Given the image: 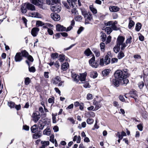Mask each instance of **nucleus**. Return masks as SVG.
Masks as SVG:
<instances>
[{"instance_id": "6e6d98bb", "label": "nucleus", "mask_w": 148, "mask_h": 148, "mask_svg": "<svg viewBox=\"0 0 148 148\" xmlns=\"http://www.w3.org/2000/svg\"><path fill=\"white\" fill-rule=\"evenodd\" d=\"M134 58L136 60L140 59L141 58L140 56L138 54L134 55Z\"/></svg>"}, {"instance_id": "3c124183", "label": "nucleus", "mask_w": 148, "mask_h": 148, "mask_svg": "<svg viewBox=\"0 0 148 148\" xmlns=\"http://www.w3.org/2000/svg\"><path fill=\"white\" fill-rule=\"evenodd\" d=\"M75 6V7L73 8V9H71V12L72 14H73L74 15L77 12V10L76 9Z\"/></svg>"}, {"instance_id": "cd10ccee", "label": "nucleus", "mask_w": 148, "mask_h": 148, "mask_svg": "<svg viewBox=\"0 0 148 148\" xmlns=\"http://www.w3.org/2000/svg\"><path fill=\"white\" fill-rule=\"evenodd\" d=\"M41 144H42V146L44 147L45 148L49 144V141H42L41 142Z\"/></svg>"}, {"instance_id": "412c9836", "label": "nucleus", "mask_w": 148, "mask_h": 148, "mask_svg": "<svg viewBox=\"0 0 148 148\" xmlns=\"http://www.w3.org/2000/svg\"><path fill=\"white\" fill-rule=\"evenodd\" d=\"M94 105L95 106V110H98L101 107V105L100 103L97 101H95L93 102Z\"/></svg>"}, {"instance_id": "864d4df0", "label": "nucleus", "mask_w": 148, "mask_h": 148, "mask_svg": "<svg viewBox=\"0 0 148 148\" xmlns=\"http://www.w3.org/2000/svg\"><path fill=\"white\" fill-rule=\"evenodd\" d=\"M82 19V17L81 16H78L75 17V19L76 21H80Z\"/></svg>"}, {"instance_id": "39448f33", "label": "nucleus", "mask_w": 148, "mask_h": 148, "mask_svg": "<svg viewBox=\"0 0 148 148\" xmlns=\"http://www.w3.org/2000/svg\"><path fill=\"white\" fill-rule=\"evenodd\" d=\"M40 115L38 112H34L32 115V119L35 123L37 122L40 119Z\"/></svg>"}, {"instance_id": "4c0bfd02", "label": "nucleus", "mask_w": 148, "mask_h": 148, "mask_svg": "<svg viewBox=\"0 0 148 148\" xmlns=\"http://www.w3.org/2000/svg\"><path fill=\"white\" fill-rule=\"evenodd\" d=\"M101 37L102 41L103 42H104L106 40V34L101 32Z\"/></svg>"}, {"instance_id": "338daca9", "label": "nucleus", "mask_w": 148, "mask_h": 148, "mask_svg": "<svg viewBox=\"0 0 148 148\" xmlns=\"http://www.w3.org/2000/svg\"><path fill=\"white\" fill-rule=\"evenodd\" d=\"M49 140L53 143H54L55 141L54 140V136L53 135H51L50 136Z\"/></svg>"}, {"instance_id": "b1692460", "label": "nucleus", "mask_w": 148, "mask_h": 148, "mask_svg": "<svg viewBox=\"0 0 148 148\" xmlns=\"http://www.w3.org/2000/svg\"><path fill=\"white\" fill-rule=\"evenodd\" d=\"M117 22L116 21H113L112 24L111 25L112 26L111 27L112 29L114 30H118V28L116 25L117 24Z\"/></svg>"}, {"instance_id": "7c9ffc66", "label": "nucleus", "mask_w": 148, "mask_h": 148, "mask_svg": "<svg viewBox=\"0 0 148 148\" xmlns=\"http://www.w3.org/2000/svg\"><path fill=\"white\" fill-rule=\"evenodd\" d=\"M92 53L91 51L89 48H88L84 52V54L87 56H90Z\"/></svg>"}, {"instance_id": "ddd939ff", "label": "nucleus", "mask_w": 148, "mask_h": 148, "mask_svg": "<svg viewBox=\"0 0 148 148\" xmlns=\"http://www.w3.org/2000/svg\"><path fill=\"white\" fill-rule=\"evenodd\" d=\"M52 80L53 81V84H58V83L61 81V79L60 77L57 76L54 78Z\"/></svg>"}, {"instance_id": "37998d69", "label": "nucleus", "mask_w": 148, "mask_h": 148, "mask_svg": "<svg viewBox=\"0 0 148 148\" xmlns=\"http://www.w3.org/2000/svg\"><path fill=\"white\" fill-rule=\"evenodd\" d=\"M58 58H59V60L60 61L62 62L65 59L64 55L63 54H60Z\"/></svg>"}, {"instance_id": "f8f14e48", "label": "nucleus", "mask_w": 148, "mask_h": 148, "mask_svg": "<svg viewBox=\"0 0 148 148\" xmlns=\"http://www.w3.org/2000/svg\"><path fill=\"white\" fill-rule=\"evenodd\" d=\"M26 6L27 9L32 11L35 10V7L33 5L28 3L26 4Z\"/></svg>"}, {"instance_id": "5701e85b", "label": "nucleus", "mask_w": 148, "mask_h": 148, "mask_svg": "<svg viewBox=\"0 0 148 148\" xmlns=\"http://www.w3.org/2000/svg\"><path fill=\"white\" fill-rule=\"evenodd\" d=\"M50 129L49 128H47L43 131V134L44 135H46L48 136L49 135L51 134Z\"/></svg>"}, {"instance_id": "5fc2aeb1", "label": "nucleus", "mask_w": 148, "mask_h": 148, "mask_svg": "<svg viewBox=\"0 0 148 148\" xmlns=\"http://www.w3.org/2000/svg\"><path fill=\"white\" fill-rule=\"evenodd\" d=\"M51 5H55V4H58L59 3V2L60 0H51Z\"/></svg>"}, {"instance_id": "052dcab7", "label": "nucleus", "mask_w": 148, "mask_h": 148, "mask_svg": "<svg viewBox=\"0 0 148 148\" xmlns=\"http://www.w3.org/2000/svg\"><path fill=\"white\" fill-rule=\"evenodd\" d=\"M22 20L23 22L25 24V26H26L27 24V19L25 17H23L22 18Z\"/></svg>"}, {"instance_id": "ea45409f", "label": "nucleus", "mask_w": 148, "mask_h": 148, "mask_svg": "<svg viewBox=\"0 0 148 148\" xmlns=\"http://www.w3.org/2000/svg\"><path fill=\"white\" fill-rule=\"evenodd\" d=\"M100 46L101 51H102L104 52L105 50V45L104 43L103 42L101 43L100 44Z\"/></svg>"}, {"instance_id": "9b49d317", "label": "nucleus", "mask_w": 148, "mask_h": 148, "mask_svg": "<svg viewBox=\"0 0 148 148\" xmlns=\"http://www.w3.org/2000/svg\"><path fill=\"white\" fill-rule=\"evenodd\" d=\"M67 1L70 6H72L73 8L77 6L76 5L77 0H67Z\"/></svg>"}, {"instance_id": "0e129e2a", "label": "nucleus", "mask_w": 148, "mask_h": 148, "mask_svg": "<svg viewBox=\"0 0 148 148\" xmlns=\"http://www.w3.org/2000/svg\"><path fill=\"white\" fill-rule=\"evenodd\" d=\"M83 86L85 88H89L90 85L89 84L88 82L85 83L83 85Z\"/></svg>"}, {"instance_id": "c756f323", "label": "nucleus", "mask_w": 148, "mask_h": 148, "mask_svg": "<svg viewBox=\"0 0 148 148\" xmlns=\"http://www.w3.org/2000/svg\"><path fill=\"white\" fill-rule=\"evenodd\" d=\"M90 76L93 78H95L97 76V74L96 71H94L90 72Z\"/></svg>"}, {"instance_id": "473e14b6", "label": "nucleus", "mask_w": 148, "mask_h": 148, "mask_svg": "<svg viewBox=\"0 0 148 148\" xmlns=\"http://www.w3.org/2000/svg\"><path fill=\"white\" fill-rule=\"evenodd\" d=\"M93 52L95 54V56L97 57H99L100 55V53L99 51L95 49H92Z\"/></svg>"}, {"instance_id": "6e6552de", "label": "nucleus", "mask_w": 148, "mask_h": 148, "mask_svg": "<svg viewBox=\"0 0 148 148\" xmlns=\"http://www.w3.org/2000/svg\"><path fill=\"white\" fill-rule=\"evenodd\" d=\"M51 18L55 21H58L60 19V16L56 13H52L51 15Z\"/></svg>"}, {"instance_id": "20e7f679", "label": "nucleus", "mask_w": 148, "mask_h": 148, "mask_svg": "<svg viewBox=\"0 0 148 148\" xmlns=\"http://www.w3.org/2000/svg\"><path fill=\"white\" fill-rule=\"evenodd\" d=\"M30 1L32 3L43 8L42 4L43 2V0H30Z\"/></svg>"}, {"instance_id": "09e8293b", "label": "nucleus", "mask_w": 148, "mask_h": 148, "mask_svg": "<svg viewBox=\"0 0 148 148\" xmlns=\"http://www.w3.org/2000/svg\"><path fill=\"white\" fill-rule=\"evenodd\" d=\"M144 86V82L143 81L140 82L138 84V86L140 89H141L143 88Z\"/></svg>"}, {"instance_id": "f704fd0d", "label": "nucleus", "mask_w": 148, "mask_h": 148, "mask_svg": "<svg viewBox=\"0 0 148 148\" xmlns=\"http://www.w3.org/2000/svg\"><path fill=\"white\" fill-rule=\"evenodd\" d=\"M129 22L128 25V27L130 29L135 24L134 22L132 20H131L130 18H129Z\"/></svg>"}, {"instance_id": "c03bdc74", "label": "nucleus", "mask_w": 148, "mask_h": 148, "mask_svg": "<svg viewBox=\"0 0 148 148\" xmlns=\"http://www.w3.org/2000/svg\"><path fill=\"white\" fill-rule=\"evenodd\" d=\"M44 23L41 21H38L36 22V25L37 27L41 26L44 25Z\"/></svg>"}, {"instance_id": "4be33fe9", "label": "nucleus", "mask_w": 148, "mask_h": 148, "mask_svg": "<svg viewBox=\"0 0 148 148\" xmlns=\"http://www.w3.org/2000/svg\"><path fill=\"white\" fill-rule=\"evenodd\" d=\"M69 67V64L68 62H65L62 65V69L63 71L66 70Z\"/></svg>"}, {"instance_id": "774afa93", "label": "nucleus", "mask_w": 148, "mask_h": 148, "mask_svg": "<svg viewBox=\"0 0 148 148\" xmlns=\"http://www.w3.org/2000/svg\"><path fill=\"white\" fill-rule=\"evenodd\" d=\"M118 61V59L116 58H112V59L111 62L112 63H114L115 62H117Z\"/></svg>"}, {"instance_id": "2eb2a0df", "label": "nucleus", "mask_w": 148, "mask_h": 148, "mask_svg": "<svg viewBox=\"0 0 148 148\" xmlns=\"http://www.w3.org/2000/svg\"><path fill=\"white\" fill-rule=\"evenodd\" d=\"M72 76L73 80L76 82H77L79 80V76L75 73H72Z\"/></svg>"}, {"instance_id": "a878e982", "label": "nucleus", "mask_w": 148, "mask_h": 148, "mask_svg": "<svg viewBox=\"0 0 148 148\" xmlns=\"http://www.w3.org/2000/svg\"><path fill=\"white\" fill-rule=\"evenodd\" d=\"M110 71L111 70L109 69L105 70L102 71V74L103 76H106L109 74Z\"/></svg>"}, {"instance_id": "13d9d810", "label": "nucleus", "mask_w": 148, "mask_h": 148, "mask_svg": "<svg viewBox=\"0 0 148 148\" xmlns=\"http://www.w3.org/2000/svg\"><path fill=\"white\" fill-rule=\"evenodd\" d=\"M137 127L140 131H142L143 129V127L142 124H139L137 126Z\"/></svg>"}, {"instance_id": "4d7b16f0", "label": "nucleus", "mask_w": 148, "mask_h": 148, "mask_svg": "<svg viewBox=\"0 0 148 148\" xmlns=\"http://www.w3.org/2000/svg\"><path fill=\"white\" fill-rule=\"evenodd\" d=\"M95 58V56L93 57L89 61V63L90 64L94 63Z\"/></svg>"}, {"instance_id": "a18cd8bd", "label": "nucleus", "mask_w": 148, "mask_h": 148, "mask_svg": "<svg viewBox=\"0 0 148 148\" xmlns=\"http://www.w3.org/2000/svg\"><path fill=\"white\" fill-rule=\"evenodd\" d=\"M113 21H110L107 22H106V21H105L104 22V24L106 26H110L111 25L113 22Z\"/></svg>"}, {"instance_id": "bb28decb", "label": "nucleus", "mask_w": 148, "mask_h": 148, "mask_svg": "<svg viewBox=\"0 0 148 148\" xmlns=\"http://www.w3.org/2000/svg\"><path fill=\"white\" fill-rule=\"evenodd\" d=\"M21 9L23 13H25L27 12V8L26 6V4L23 5Z\"/></svg>"}, {"instance_id": "e2e57ef3", "label": "nucleus", "mask_w": 148, "mask_h": 148, "mask_svg": "<svg viewBox=\"0 0 148 148\" xmlns=\"http://www.w3.org/2000/svg\"><path fill=\"white\" fill-rule=\"evenodd\" d=\"M91 66L93 68H96L98 66V64L97 63H94L90 64Z\"/></svg>"}, {"instance_id": "de8ad7c7", "label": "nucleus", "mask_w": 148, "mask_h": 148, "mask_svg": "<svg viewBox=\"0 0 148 148\" xmlns=\"http://www.w3.org/2000/svg\"><path fill=\"white\" fill-rule=\"evenodd\" d=\"M94 122V120L92 119L88 118L87 119L86 122L88 124H92Z\"/></svg>"}, {"instance_id": "393cba45", "label": "nucleus", "mask_w": 148, "mask_h": 148, "mask_svg": "<svg viewBox=\"0 0 148 148\" xmlns=\"http://www.w3.org/2000/svg\"><path fill=\"white\" fill-rule=\"evenodd\" d=\"M86 75L85 73L80 74L79 77V80L81 81H84L86 79Z\"/></svg>"}, {"instance_id": "9d476101", "label": "nucleus", "mask_w": 148, "mask_h": 148, "mask_svg": "<svg viewBox=\"0 0 148 148\" xmlns=\"http://www.w3.org/2000/svg\"><path fill=\"white\" fill-rule=\"evenodd\" d=\"M39 31V29L36 27L33 28L31 31V34L34 37L36 36L38 32Z\"/></svg>"}, {"instance_id": "79ce46f5", "label": "nucleus", "mask_w": 148, "mask_h": 148, "mask_svg": "<svg viewBox=\"0 0 148 148\" xmlns=\"http://www.w3.org/2000/svg\"><path fill=\"white\" fill-rule=\"evenodd\" d=\"M124 56V53L122 51H120L118 54L117 57L119 59H121Z\"/></svg>"}, {"instance_id": "dca6fc26", "label": "nucleus", "mask_w": 148, "mask_h": 148, "mask_svg": "<svg viewBox=\"0 0 148 148\" xmlns=\"http://www.w3.org/2000/svg\"><path fill=\"white\" fill-rule=\"evenodd\" d=\"M45 125V123L40 120L39 121L38 123V127L39 129L40 130H42Z\"/></svg>"}, {"instance_id": "f03ea898", "label": "nucleus", "mask_w": 148, "mask_h": 148, "mask_svg": "<svg viewBox=\"0 0 148 148\" xmlns=\"http://www.w3.org/2000/svg\"><path fill=\"white\" fill-rule=\"evenodd\" d=\"M125 40V38L122 36H119L117 38L116 42V45L113 48L114 51L116 53L119 52L120 49V46H121V49L123 50L126 46L125 43H123Z\"/></svg>"}, {"instance_id": "4468645a", "label": "nucleus", "mask_w": 148, "mask_h": 148, "mask_svg": "<svg viewBox=\"0 0 148 148\" xmlns=\"http://www.w3.org/2000/svg\"><path fill=\"white\" fill-rule=\"evenodd\" d=\"M25 62L29 66V71L30 72L34 73L36 71V69H35V67L33 66H32L30 67V66L31 64H30V63H29V62L28 60H26L25 61Z\"/></svg>"}, {"instance_id": "6ab92c4d", "label": "nucleus", "mask_w": 148, "mask_h": 148, "mask_svg": "<svg viewBox=\"0 0 148 148\" xmlns=\"http://www.w3.org/2000/svg\"><path fill=\"white\" fill-rule=\"evenodd\" d=\"M112 82L113 84L117 87L119 86L120 83H121L120 81L116 78L112 79Z\"/></svg>"}, {"instance_id": "7ed1b4c3", "label": "nucleus", "mask_w": 148, "mask_h": 148, "mask_svg": "<svg viewBox=\"0 0 148 148\" xmlns=\"http://www.w3.org/2000/svg\"><path fill=\"white\" fill-rule=\"evenodd\" d=\"M50 9L53 12L58 13L60 11L61 9V5L60 3L55 4L54 5H51Z\"/></svg>"}, {"instance_id": "f3484780", "label": "nucleus", "mask_w": 148, "mask_h": 148, "mask_svg": "<svg viewBox=\"0 0 148 148\" xmlns=\"http://www.w3.org/2000/svg\"><path fill=\"white\" fill-rule=\"evenodd\" d=\"M109 9L110 11L115 12L119 11V8L116 6H111L109 7Z\"/></svg>"}, {"instance_id": "680f3d73", "label": "nucleus", "mask_w": 148, "mask_h": 148, "mask_svg": "<svg viewBox=\"0 0 148 148\" xmlns=\"http://www.w3.org/2000/svg\"><path fill=\"white\" fill-rule=\"evenodd\" d=\"M84 29V28L82 27H80L77 31V33L78 34H80L82 32L83 30Z\"/></svg>"}, {"instance_id": "f257e3e1", "label": "nucleus", "mask_w": 148, "mask_h": 148, "mask_svg": "<svg viewBox=\"0 0 148 148\" xmlns=\"http://www.w3.org/2000/svg\"><path fill=\"white\" fill-rule=\"evenodd\" d=\"M130 74L126 69L122 71L121 70L116 71L114 74V77L120 81L122 85L126 86L129 82L127 78L129 77Z\"/></svg>"}, {"instance_id": "a211bd4d", "label": "nucleus", "mask_w": 148, "mask_h": 148, "mask_svg": "<svg viewBox=\"0 0 148 148\" xmlns=\"http://www.w3.org/2000/svg\"><path fill=\"white\" fill-rule=\"evenodd\" d=\"M8 105L11 108H13L14 107L15 108H16L17 110H18V106L17 105L14 106L15 103L14 102L11 101L9 102L8 103Z\"/></svg>"}, {"instance_id": "1a4fd4ad", "label": "nucleus", "mask_w": 148, "mask_h": 148, "mask_svg": "<svg viewBox=\"0 0 148 148\" xmlns=\"http://www.w3.org/2000/svg\"><path fill=\"white\" fill-rule=\"evenodd\" d=\"M56 30L58 32L65 31L66 27L60 24H57L56 26Z\"/></svg>"}, {"instance_id": "a19ab883", "label": "nucleus", "mask_w": 148, "mask_h": 148, "mask_svg": "<svg viewBox=\"0 0 148 148\" xmlns=\"http://www.w3.org/2000/svg\"><path fill=\"white\" fill-rule=\"evenodd\" d=\"M30 82L31 80L29 77H27L25 78L24 82L25 85H28Z\"/></svg>"}, {"instance_id": "c9c22d12", "label": "nucleus", "mask_w": 148, "mask_h": 148, "mask_svg": "<svg viewBox=\"0 0 148 148\" xmlns=\"http://www.w3.org/2000/svg\"><path fill=\"white\" fill-rule=\"evenodd\" d=\"M80 10L81 11L82 14L84 16H85L87 13L86 10L84 8H80Z\"/></svg>"}, {"instance_id": "58836bf2", "label": "nucleus", "mask_w": 148, "mask_h": 148, "mask_svg": "<svg viewBox=\"0 0 148 148\" xmlns=\"http://www.w3.org/2000/svg\"><path fill=\"white\" fill-rule=\"evenodd\" d=\"M89 8L90 10L93 14H95L97 13V10L95 8H93L92 6L91 5H90L89 7Z\"/></svg>"}, {"instance_id": "c85d7f7f", "label": "nucleus", "mask_w": 148, "mask_h": 148, "mask_svg": "<svg viewBox=\"0 0 148 148\" xmlns=\"http://www.w3.org/2000/svg\"><path fill=\"white\" fill-rule=\"evenodd\" d=\"M110 62V59L109 56L106 55L104 58V63L106 65L109 64Z\"/></svg>"}, {"instance_id": "423d86ee", "label": "nucleus", "mask_w": 148, "mask_h": 148, "mask_svg": "<svg viewBox=\"0 0 148 148\" xmlns=\"http://www.w3.org/2000/svg\"><path fill=\"white\" fill-rule=\"evenodd\" d=\"M28 55V53L25 50L22 51L21 52H19V62L23 59L22 57L27 58Z\"/></svg>"}, {"instance_id": "603ef678", "label": "nucleus", "mask_w": 148, "mask_h": 148, "mask_svg": "<svg viewBox=\"0 0 148 148\" xmlns=\"http://www.w3.org/2000/svg\"><path fill=\"white\" fill-rule=\"evenodd\" d=\"M132 39V37L130 36L126 40L125 43L126 44H130L131 40Z\"/></svg>"}, {"instance_id": "8fccbe9b", "label": "nucleus", "mask_w": 148, "mask_h": 148, "mask_svg": "<svg viewBox=\"0 0 148 148\" xmlns=\"http://www.w3.org/2000/svg\"><path fill=\"white\" fill-rule=\"evenodd\" d=\"M58 56V54L56 53H52L51 55V57L53 59H55L57 58Z\"/></svg>"}, {"instance_id": "2f4dec72", "label": "nucleus", "mask_w": 148, "mask_h": 148, "mask_svg": "<svg viewBox=\"0 0 148 148\" xmlns=\"http://www.w3.org/2000/svg\"><path fill=\"white\" fill-rule=\"evenodd\" d=\"M141 24L140 23H137L136 25V30L137 32L139 31L141 28Z\"/></svg>"}, {"instance_id": "bf43d9fd", "label": "nucleus", "mask_w": 148, "mask_h": 148, "mask_svg": "<svg viewBox=\"0 0 148 148\" xmlns=\"http://www.w3.org/2000/svg\"><path fill=\"white\" fill-rule=\"evenodd\" d=\"M104 62L103 58H101L100 60L99 64L101 66H103L104 65Z\"/></svg>"}, {"instance_id": "e433bc0d", "label": "nucleus", "mask_w": 148, "mask_h": 148, "mask_svg": "<svg viewBox=\"0 0 148 148\" xmlns=\"http://www.w3.org/2000/svg\"><path fill=\"white\" fill-rule=\"evenodd\" d=\"M27 60H28L30 63V64H31L34 61V59L33 58L32 56H31L28 55V56L27 57Z\"/></svg>"}, {"instance_id": "aec40b11", "label": "nucleus", "mask_w": 148, "mask_h": 148, "mask_svg": "<svg viewBox=\"0 0 148 148\" xmlns=\"http://www.w3.org/2000/svg\"><path fill=\"white\" fill-rule=\"evenodd\" d=\"M31 130L32 132L34 133L37 132L38 130V126L37 125L35 124L32 126L31 128Z\"/></svg>"}, {"instance_id": "0eeeda50", "label": "nucleus", "mask_w": 148, "mask_h": 148, "mask_svg": "<svg viewBox=\"0 0 148 148\" xmlns=\"http://www.w3.org/2000/svg\"><path fill=\"white\" fill-rule=\"evenodd\" d=\"M85 18V24H88L89 23L88 21H90L92 19V14L89 12L86 14V15L85 16H84Z\"/></svg>"}, {"instance_id": "72a5a7b5", "label": "nucleus", "mask_w": 148, "mask_h": 148, "mask_svg": "<svg viewBox=\"0 0 148 148\" xmlns=\"http://www.w3.org/2000/svg\"><path fill=\"white\" fill-rule=\"evenodd\" d=\"M105 30L107 34H109L112 32V29L111 27H108L106 28Z\"/></svg>"}, {"instance_id": "49530a36", "label": "nucleus", "mask_w": 148, "mask_h": 148, "mask_svg": "<svg viewBox=\"0 0 148 148\" xmlns=\"http://www.w3.org/2000/svg\"><path fill=\"white\" fill-rule=\"evenodd\" d=\"M41 136V134L40 133H36L33 135V138L37 139Z\"/></svg>"}, {"instance_id": "69168bd1", "label": "nucleus", "mask_w": 148, "mask_h": 148, "mask_svg": "<svg viewBox=\"0 0 148 148\" xmlns=\"http://www.w3.org/2000/svg\"><path fill=\"white\" fill-rule=\"evenodd\" d=\"M87 98L88 100H90L92 99V95L90 94H88L87 95Z\"/></svg>"}]
</instances>
